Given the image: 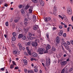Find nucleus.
<instances>
[{"label":"nucleus","mask_w":73,"mask_h":73,"mask_svg":"<svg viewBox=\"0 0 73 73\" xmlns=\"http://www.w3.org/2000/svg\"><path fill=\"white\" fill-rule=\"evenodd\" d=\"M37 42H39V40L37 39L35 41V42H33L31 44L32 46H33V47H36L38 45V43H37Z\"/></svg>","instance_id":"f257e3e1"},{"label":"nucleus","mask_w":73,"mask_h":73,"mask_svg":"<svg viewBox=\"0 0 73 73\" xmlns=\"http://www.w3.org/2000/svg\"><path fill=\"white\" fill-rule=\"evenodd\" d=\"M33 29L35 31H36V30H38V31H37L38 32H40V29H39L38 25H34L33 27Z\"/></svg>","instance_id":"f03ea898"},{"label":"nucleus","mask_w":73,"mask_h":73,"mask_svg":"<svg viewBox=\"0 0 73 73\" xmlns=\"http://www.w3.org/2000/svg\"><path fill=\"white\" fill-rule=\"evenodd\" d=\"M38 50L40 54H43V52L45 51V49L44 48H40L38 49Z\"/></svg>","instance_id":"7ed1b4c3"},{"label":"nucleus","mask_w":73,"mask_h":73,"mask_svg":"<svg viewBox=\"0 0 73 73\" xmlns=\"http://www.w3.org/2000/svg\"><path fill=\"white\" fill-rule=\"evenodd\" d=\"M20 20V18L19 17H16L15 18V20L14 21V23H17Z\"/></svg>","instance_id":"20e7f679"},{"label":"nucleus","mask_w":73,"mask_h":73,"mask_svg":"<svg viewBox=\"0 0 73 73\" xmlns=\"http://www.w3.org/2000/svg\"><path fill=\"white\" fill-rule=\"evenodd\" d=\"M68 15H71L72 14V9L70 7L68 8Z\"/></svg>","instance_id":"39448f33"},{"label":"nucleus","mask_w":73,"mask_h":73,"mask_svg":"<svg viewBox=\"0 0 73 73\" xmlns=\"http://www.w3.org/2000/svg\"><path fill=\"white\" fill-rule=\"evenodd\" d=\"M13 53L14 54H17V55H19L20 53V52L18 51H17L16 50H14L13 51Z\"/></svg>","instance_id":"423d86ee"},{"label":"nucleus","mask_w":73,"mask_h":73,"mask_svg":"<svg viewBox=\"0 0 73 73\" xmlns=\"http://www.w3.org/2000/svg\"><path fill=\"white\" fill-rule=\"evenodd\" d=\"M50 19H51L49 17H46L44 19V21L46 23H47L48 21H49V20H50Z\"/></svg>","instance_id":"0eeeda50"},{"label":"nucleus","mask_w":73,"mask_h":73,"mask_svg":"<svg viewBox=\"0 0 73 73\" xmlns=\"http://www.w3.org/2000/svg\"><path fill=\"white\" fill-rule=\"evenodd\" d=\"M32 10H33V6H31L29 9V13L30 14H31L32 13Z\"/></svg>","instance_id":"6e6552de"},{"label":"nucleus","mask_w":73,"mask_h":73,"mask_svg":"<svg viewBox=\"0 0 73 73\" xmlns=\"http://www.w3.org/2000/svg\"><path fill=\"white\" fill-rule=\"evenodd\" d=\"M56 41L57 44H59L60 43V37L59 36H57L56 38Z\"/></svg>","instance_id":"1a4fd4ad"},{"label":"nucleus","mask_w":73,"mask_h":73,"mask_svg":"<svg viewBox=\"0 0 73 73\" xmlns=\"http://www.w3.org/2000/svg\"><path fill=\"white\" fill-rule=\"evenodd\" d=\"M67 63V62L66 61H62L60 64L62 65H65Z\"/></svg>","instance_id":"9d476101"},{"label":"nucleus","mask_w":73,"mask_h":73,"mask_svg":"<svg viewBox=\"0 0 73 73\" xmlns=\"http://www.w3.org/2000/svg\"><path fill=\"white\" fill-rule=\"evenodd\" d=\"M50 62H51V60H50V59L49 58L48 60H46V63L47 65H48V62L49 65H50Z\"/></svg>","instance_id":"9b49d317"},{"label":"nucleus","mask_w":73,"mask_h":73,"mask_svg":"<svg viewBox=\"0 0 73 73\" xmlns=\"http://www.w3.org/2000/svg\"><path fill=\"white\" fill-rule=\"evenodd\" d=\"M32 56L33 57H36L37 56V55L36 53L33 52L32 54Z\"/></svg>","instance_id":"f8f14e48"},{"label":"nucleus","mask_w":73,"mask_h":73,"mask_svg":"<svg viewBox=\"0 0 73 73\" xmlns=\"http://www.w3.org/2000/svg\"><path fill=\"white\" fill-rule=\"evenodd\" d=\"M40 4L41 6H44V2L42 1H40Z\"/></svg>","instance_id":"ddd939ff"},{"label":"nucleus","mask_w":73,"mask_h":73,"mask_svg":"<svg viewBox=\"0 0 73 73\" xmlns=\"http://www.w3.org/2000/svg\"><path fill=\"white\" fill-rule=\"evenodd\" d=\"M23 62H24V64L25 65H27V64H28V61L26 59H24L23 60Z\"/></svg>","instance_id":"4468645a"},{"label":"nucleus","mask_w":73,"mask_h":73,"mask_svg":"<svg viewBox=\"0 0 73 73\" xmlns=\"http://www.w3.org/2000/svg\"><path fill=\"white\" fill-rule=\"evenodd\" d=\"M56 11H57V9H56V7H54L53 12L54 15H55V14L56 13Z\"/></svg>","instance_id":"2eb2a0df"},{"label":"nucleus","mask_w":73,"mask_h":73,"mask_svg":"<svg viewBox=\"0 0 73 73\" xmlns=\"http://www.w3.org/2000/svg\"><path fill=\"white\" fill-rule=\"evenodd\" d=\"M65 48L66 49V50H68V49L69 48V46L67 44H66L65 46Z\"/></svg>","instance_id":"dca6fc26"},{"label":"nucleus","mask_w":73,"mask_h":73,"mask_svg":"<svg viewBox=\"0 0 73 73\" xmlns=\"http://www.w3.org/2000/svg\"><path fill=\"white\" fill-rule=\"evenodd\" d=\"M33 22L35 23L36 22V16L35 15H33Z\"/></svg>","instance_id":"f3484780"},{"label":"nucleus","mask_w":73,"mask_h":73,"mask_svg":"<svg viewBox=\"0 0 73 73\" xmlns=\"http://www.w3.org/2000/svg\"><path fill=\"white\" fill-rule=\"evenodd\" d=\"M62 33H63V31H62V30H61L60 32L59 33V36H62Z\"/></svg>","instance_id":"a211bd4d"},{"label":"nucleus","mask_w":73,"mask_h":73,"mask_svg":"<svg viewBox=\"0 0 73 73\" xmlns=\"http://www.w3.org/2000/svg\"><path fill=\"white\" fill-rule=\"evenodd\" d=\"M52 50L53 52H55L56 50V48L54 47V46H52Z\"/></svg>","instance_id":"6ab92c4d"},{"label":"nucleus","mask_w":73,"mask_h":73,"mask_svg":"<svg viewBox=\"0 0 73 73\" xmlns=\"http://www.w3.org/2000/svg\"><path fill=\"white\" fill-rule=\"evenodd\" d=\"M50 48V46L49 45H48L46 47V49L47 50H48Z\"/></svg>","instance_id":"aec40b11"},{"label":"nucleus","mask_w":73,"mask_h":73,"mask_svg":"<svg viewBox=\"0 0 73 73\" xmlns=\"http://www.w3.org/2000/svg\"><path fill=\"white\" fill-rule=\"evenodd\" d=\"M23 36V34H19L18 36L19 38H21V37L22 38Z\"/></svg>","instance_id":"412c9836"},{"label":"nucleus","mask_w":73,"mask_h":73,"mask_svg":"<svg viewBox=\"0 0 73 73\" xmlns=\"http://www.w3.org/2000/svg\"><path fill=\"white\" fill-rule=\"evenodd\" d=\"M12 41H15L16 40V38L14 36H13L12 38Z\"/></svg>","instance_id":"4be33fe9"},{"label":"nucleus","mask_w":73,"mask_h":73,"mask_svg":"<svg viewBox=\"0 0 73 73\" xmlns=\"http://www.w3.org/2000/svg\"><path fill=\"white\" fill-rule=\"evenodd\" d=\"M18 46L19 48H22V46H21V44L19 43L18 44Z\"/></svg>","instance_id":"5701e85b"},{"label":"nucleus","mask_w":73,"mask_h":73,"mask_svg":"<svg viewBox=\"0 0 73 73\" xmlns=\"http://www.w3.org/2000/svg\"><path fill=\"white\" fill-rule=\"evenodd\" d=\"M34 3H37V0H31Z\"/></svg>","instance_id":"b1692460"},{"label":"nucleus","mask_w":73,"mask_h":73,"mask_svg":"<svg viewBox=\"0 0 73 73\" xmlns=\"http://www.w3.org/2000/svg\"><path fill=\"white\" fill-rule=\"evenodd\" d=\"M28 73H34V71L32 70H28Z\"/></svg>","instance_id":"393cba45"},{"label":"nucleus","mask_w":73,"mask_h":73,"mask_svg":"<svg viewBox=\"0 0 73 73\" xmlns=\"http://www.w3.org/2000/svg\"><path fill=\"white\" fill-rule=\"evenodd\" d=\"M62 45H64V46L65 45H66L67 44L66 43V42H65L64 41H62Z\"/></svg>","instance_id":"a878e982"},{"label":"nucleus","mask_w":73,"mask_h":73,"mask_svg":"<svg viewBox=\"0 0 73 73\" xmlns=\"http://www.w3.org/2000/svg\"><path fill=\"white\" fill-rule=\"evenodd\" d=\"M14 68V65L13 64H11L10 65V69H13Z\"/></svg>","instance_id":"bb28decb"},{"label":"nucleus","mask_w":73,"mask_h":73,"mask_svg":"<svg viewBox=\"0 0 73 73\" xmlns=\"http://www.w3.org/2000/svg\"><path fill=\"white\" fill-rule=\"evenodd\" d=\"M28 29H25L24 31L25 33H27L28 32V31H29Z\"/></svg>","instance_id":"cd10ccee"},{"label":"nucleus","mask_w":73,"mask_h":73,"mask_svg":"<svg viewBox=\"0 0 73 73\" xmlns=\"http://www.w3.org/2000/svg\"><path fill=\"white\" fill-rule=\"evenodd\" d=\"M21 11L22 14H24V13H25L24 11V10L23 9H21Z\"/></svg>","instance_id":"c85d7f7f"},{"label":"nucleus","mask_w":73,"mask_h":73,"mask_svg":"<svg viewBox=\"0 0 73 73\" xmlns=\"http://www.w3.org/2000/svg\"><path fill=\"white\" fill-rule=\"evenodd\" d=\"M31 43L30 42H29L27 43H26V45L27 46H30L31 45Z\"/></svg>","instance_id":"c756f323"},{"label":"nucleus","mask_w":73,"mask_h":73,"mask_svg":"<svg viewBox=\"0 0 73 73\" xmlns=\"http://www.w3.org/2000/svg\"><path fill=\"white\" fill-rule=\"evenodd\" d=\"M27 51L28 54H29V55H30V56H31V51H30V50H27Z\"/></svg>","instance_id":"7c9ffc66"},{"label":"nucleus","mask_w":73,"mask_h":73,"mask_svg":"<svg viewBox=\"0 0 73 73\" xmlns=\"http://www.w3.org/2000/svg\"><path fill=\"white\" fill-rule=\"evenodd\" d=\"M12 35L13 36H16V35H17V34L16 33H13Z\"/></svg>","instance_id":"2f4dec72"},{"label":"nucleus","mask_w":73,"mask_h":73,"mask_svg":"<svg viewBox=\"0 0 73 73\" xmlns=\"http://www.w3.org/2000/svg\"><path fill=\"white\" fill-rule=\"evenodd\" d=\"M22 38L23 40H25L26 39V37H25V36H23Z\"/></svg>","instance_id":"473e14b6"},{"label":"nucleus","mask_w":73,"mask_h":73,"mask_svg":"<svg viewBox=\"0 0 73 73\" xmlns=\"http://www.w3.org/2000/svg\"><path fill=\"white\" fill-rule=\"evenodd\" d=\"M18 31L19 32H21V31H22V29L19 28L18 29Z\"/></svg>","instance_id":"72a5a7b5"},{"label":"nucleus","mask_w":73,"mask_h":73,"mask_svg":"<svg viewBox=\"0 0 73 73\" xmlns=\"http://www.w3.org/2000/svg\"><path fill=\"white\" fill-rule=\"evenodd\" d=\"M23 7V5H19V9H21Z\"/></svg>","instance_id":"f704fd0d"},{"label":"nucleus","mask_w":73,"mask_h":73,"mask_svg":"<svg viewBox=\"0 0 73 73\" xmlns=\"http://www.w3.org/2000/svg\"><path fill=\"white\" fill-rule=\"evenodd\" d=\"M29 6L27 5L25 7V9H29Z\"/></svg>","instance_id":"c9c22d12"},{"label":"nucleus","mask_w":73,"mask_h":73,"mask_svg":"<svg viewBox=\"0 0 73 73\" xmlns=\"http://www.w3.org/2000/svg\"><path fill=\"white\" fill-rule=\"evenodd\" d=\"M5 25L6 27H8V25H9V24L8 23V22H6Z\"/></svg>","instance_id":"e433bc0d"},{"label":"nucleus","mask_w":73,"mask_h":73,"mask_svg":"<svg viewBox=\"0 0 73 73\" xmlns=\"http://www.w3.org/2000/svg\"><path fill=\"white\" fill-rule=\"evenodd\" d=\"M61 73H65V69L63 68L62 71Z\"/></svg>","instance_id":"4c0bfd02"},{"label":"nucleus","mask_w":73,"mask_h":73,"mask_svg":"<svg viewBox=\"0 0 73 73\" xmlns=\"http://www.w3.org/2000/svg\"><path fill=\"white\" fill-rule=\"evenodd\" d=\"M46 36L47 37V38H49V33H48L46 34Z\"/></svg>","instance_id":"58836bf2"},{"label":"nucleus","mask_w":73,"mask_h":73,"mask_svg":"<svg viewBox=\"0 0 73 73\" xmlns=\"http://www.w3.org/2000/svg\"><path fill=\"white\" fill-rule=\"evenodd\" d=\"M34 70L35 72H38V70H37V68L35 69Z\"/></svg>","instance_id":"ea45409f"},{"label":"nucleus","mask_w":73,"mask_h":73,"mask_svg":"<svg viewBox=\"0 0 73 73\" xmlns=\"http://www.w3.org/2000/svg\"><path fill=\"white\" fill-rule=\"evenodd\" d=\"M67 43L69 45H70V42L69 41H67Z\"/></svg>","instance_id":"a19ab883"},{"label":"nucleus","mask_w":73,"mask_h":73,"mask_svg":"<svg viewBox=\"0 0 73 73\" xmlns=\"http://www.w3.org/2000/svg\"><path fill=\"white\" fill-rule=\"evenodd\" d=\"M32 34H31V33H29V36L30 37H31V36H32Z\"/></svg>","instance_id":"79ce46f5"},{"label":"nucleus","mask_w":73,"mask_h":73,"mask_svg":"<svg viewBox=\"0 0 73 73\" xmlns=\"http://www.w3.org/2000/svg\"><path fill=\"white\" fill-rule=\"evenodd\" d=\"M3 2V0H0V5H1V4H2Z\"/></svg>","instance_id":"37998d69"},{"label":"nucleus","mask_w":73,"mask_h":73,"mask_svg":"<svg viewBox=\"0 0 73 73\" xmlns=\"http://www.w3.org/2000/svg\"><path fill=\"white\" fill-rule=\"evenodd\" d=\"M24 54L25 56H28V53L26 52H25Z\"/></svg>","instance_id":"c03bdc74"},{"label":"nucleus","mask_w":73,"mask_h":73,"mask_svg":"<svg viewBox=\"0 0 73 73\" xmlns=\"http://www.w3.org/2000/svg\"><path fill=\"white\" fill-rule=\"evenodd\" d=\"M12 62H13V65H16V63H15V62H14V61H12Z\"/></svg>","instance_id":"a18cd8bd"},{"label":"nucleus","mask_w":73,"mask_h":73,"mask_svg":"<svg viewBox=\"0 0 73 73\" xmlns=\"http://www.w3.org/2000/svg\"><path fill=\"white\" fill-rule=\"evenodd\" d=\"M26 49L27 51L29 50V47L27 46L26 47Z\"/></svg>","instance_id":"49530a36"},{"label":"nucleus","mask_w":73,"mask_h":73,"mask_svg":"<svg viewBox=\"0 0 73 73\" xmlns=\"http://www.w3.org/2000/svg\"><path fill=\"white\" fill-rule=\"evenodd\" d=\"M64 28H67V25H66V24L64 23Z\"/></svg>","instance_id":"de8ad7c7"},{"label":"nucleus","mask_w":73,"mask_h":73,"mask_svg":"<svg viewBox=\"0 0 73 73\" xmlns=\"http://www.w3.org/2000/svg\"><path fill=\"white\" fill-rule=\"evenodd\" d=\"M19 68L18 66L15 67V69H18Z\"/></svg>","instance_id":"09e8293b"},{"label":"nucleus","mask_w":73,"mask_h":73,"mask_svg":"<svg viewBox=\"0 0 73 73\" xmlns=\"http://www.w3.org/2000/svg\"><path fill=\"white\" fill-rule=\"evenodd\" d=\"M28 21V19L27 18H25V19L24 21Z\"/></svg>","instance_id":"8fccbe9b"},{"label":"nucleus","mask_w":73,"mask_h":73,"mask_svg":"<svg viewBox=\"0 0 73 73\" xmlns=\"http://www.w3.org/2000/svg\"><path fill=\"white\" fill-rule=\"evenodd\" d=\"M28 23H27V22H25V25L26 26H27V25H28Z\"/></svg>","instance_id":"3c124183"},{"label":"nucleus","mask_w":73,"mask_h":73,"mask_svg":"<svg viewBox=\"0 0 73 73\" xmlns=\"http://www.w3.org/2000/svg\"><path fill=\"white\" fill-rule=\"evenodd\" d=\"M56 28L55 27H54L52 28L53 31H54V30H56Z\"/></svg>","instance_id":"603ef678"},{"label":"nucleus","mask_w":73,"mask_h":73,"mask_svg":"<svg viewBox=\"0 0 73 73\" xmlns=\"http://www.w3.org/2000/svg\"><path fill=\"white\" fill-rule=\"evenodd\" d=\"M24 70L25 73H27V70L26 69H24Z\"/></svg>","instance_id":"864d4df0"},{"label":"nucleus","mask_w":73,"mask_h":73,"mask_svg":"<svg viewBox=\"0 0 73 73\" xmlns=\"http://www.w3.org/2000/svg\"><path fill=\"white\" fill-rule=\"evenodd\" d=\"M5 69H4V68H1V70H2V71L4 70Z\"/></svg>","instance_id":"5fc2aeb1"},{"label":"nucleus","mask_w":73,"mask_h":73,"mask_svg":"<svg viewBox=\"0 0 73 73\" xmlns=\"http://www.w3.org/2000/svg\"><path fill=\"white\" fill-rule=\"evenodd\" d=\"M29 39H30V38L29 37H28L26 38L27 40H29Z\"/></svg>","instance_id":"6e6d98bb"},{"label":"nucleus","mask_w":73,"mask_h":73,"mask_svg":"<svg viewBox=\"0 0 73 73\" xmlns=\"http://www.w3.org/2000/svg\"><path fill=\"white\" fill-rule=\"evenodd\" d=\"M70 29V27H68L67 28V32H69Z\"/></svg>","instance_id":"4d7b16f0"},{"label":"nucleus","mask_w":73,"mask_h":73,"mask_svg":"<svg viewBox=\"0 0 73 73\" xmlns=\"http://www.w3.org/2000/svg\"><path fill=\"white\" fill-rule=\"evenodd\" d=\"M72 70H73V69L72 68H71L69 70V72H71Z\"/></svg>","instance_id":"13d9d810"},{"label":"nucleus","mask_w":73,"mask_h":73,"mask_svg":"<svg viewBox=\"0 0 73 73\" xmlns=\"http://www.w3.org/2000/svg\"><path fill=\"white\" fill-rule=\"evenodd\" d=\"M59 28L60 29H62V26H60Z\"/></svg>","instance_id":"bf43d9fd"},{"label":"nucleus","mask_w":73,"mask_h":73,"mask_svg":"<svg viewBox=\"0 0 73 73\" xmlns=\"http://www.w3.org/2000/svg\"><path fill=\"white\" fill-rule=\"evenodd\" d=\"M70 1L71 4H72L73 3V0H70Z\"/></svg>","instance_id":"052dcab7"},{"label":"nucleus","mask_w":73,"mask_h":73,"mask_svg":"<svg viewBox=\"0 0 73 73\" xmlns=\"http://www.w3.org/2000/svg\"><path fill=\"white\" fill-rule=\"evenodd\" d=\"M4 36H5V38H7V35L6 34H5L4 35Z\"/></svg>","instance_id":"680f3d73"},{"label":"nucleus","mask_w":73,"mask_h":73,"mask_svg":"<svg viewBox=\"0 0 73 73\" xmlns=\"http://www.w3.org/2000/svg\"><path fill=\"white\" fill-rule=\"evenodd\" d=\"M66 61H67L68 62H69V58H68V59H67L66 60Z\"/></svg>","instance_id":"e2e57ef3"},{"label":"nucleus","mask_w":73,"mask_h":73,"mask_svg":"<svg viewBox=\"0 0 73 73\" xmlns=\"http://www.w3.org/2000/svg\"><path fill=\"white\" fill-rule=\"evenodd\" d=\"M63 35L64 36H66V33H64L63 34Z\"/></svg>","instance_id":"0e129e2a"},{"label":"nucleus","mask_w":73,"mask_h":73,"mask_svg":"<svg viewBox=\"0 0 73 73\" xmlns=\"http://www.w3.org/2000/svg\"><path fill=\"white\" fill-rule=\"evenodd\" d=\"M35 68V69H38V67L37 66H35L34 67Z\"/></svg>","instance_id":"69168bd1"},{"label":"nucleus","mask_w":73,"mask_h":73,"mask_svg":"<svg viewBox=\"0 0 73 73\" xmlns=\"http://www.w3.org/2000/svg\"><path fill=\"white\" fill-rule=\"evenodd\" d=\"M71 20H72V21H73V16H72V17Z\"/></svg>","instance_id":"338daca9"},{"label":"nucleus","mask_w":73,"mask_h":73,"mask_svg":"<svg viewBox=\"0 0 73 73\" xmlns=\"http://www.w3.org/2000/svg\"><path fill=\"white\" fill-rule=\"evenodd\" d=\"M5 73H9L8 70H6Z\"/></svg>","instance_id":"774afa93"}]
</instances>
